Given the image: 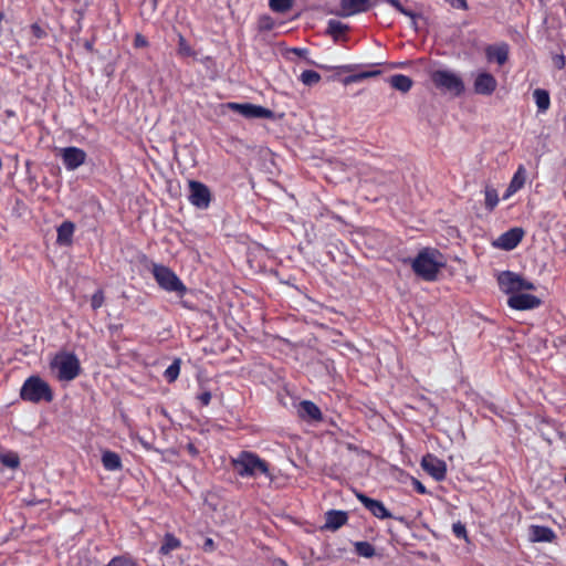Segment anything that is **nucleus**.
Returning a JSON list of instances; mask_svg holds the SVG:
<instances>
[{
  "label": "nucleus",
  "mask_w": 566,
  "mask_h": 566,
  "mask_svg": "<svg viewBox=\"0 0 566 566\" xmlns=\"http://www.w3.org/2000/svg\"><path fill=\"white\" fill-rule=\"evenodd\" d=\"M231 465L241 478H254L259 473L271 476L269 463L252 451H240L237 458L231 459Z\"/></svg>",
  "instance_id": "nucleus-1"
},
{
  "label": "nucleus",
  "mask_w": 566,
  "mask_h": 566,
  "mask_svg": "<svg viewBox=\"0 0 566 566\" xmlns=\"http://www.w3.org/2000/svg\"><path fill=\"white\" fill-rule=\"evenodd\" d=\"M441 254L434 249H423L413 259L411 266L413 272L426 281H433L439 270L444 265L440 260Z\"/></svg>",
  "instance_id": "nucleus-2"
},
{
  "label": "nucleus",
  "mask_w": 566,
  "mask_h": 566,
  "mask_svg": "<svg viewBox=\"0 0 566 566\" xmlns=\"http://www.w3.org/2000/svg\"><path fill=\"white\" fill-rule=\"evenodd\" d=\"M50 367L56 370L60 381H72L81 374V363L74 353L61 352L54 356Z\"/></svg>",
  "instance_id": "nucleus-3"
},
{
  "label": "nucleus",
  "mask_w": 566,
  "mask_h": 566,
  "mask_svg": "<svg viewBox=\"0 0 566 566\" xmlns=\"http://www.w3.org/2000/svg\"><path fill=\"white\" fill-rule=\"evenodd\" d=\"M20 397L24 401L38 403L40 401L51 402L53 400V391L50 385L40 376H30L23 382Z\"/></svg>",
  "instance_id": "nucleus-4"
},
{
  "label": "nucleus",
  "mask_w": 566,
  "mask_h": 566,
  "mask_svg": "<svg viewBox=\"0 0 566 566\" xmlns=\"http://www.w3.org/2000/svg\"><path fill=\"white\" fill-rule=\"evenodd\" d=\"M151 273L159 287L166 292H175L180 297L187 293V286L170 268L153 263Z\"/></svg>",
  "instance_id": "nucleus-5"
},
{
  "label": "nucleus",
  "mask_w": 566,
  "mask_h": 566,
  "mask_svg": "<svg viewBox=\"0 0 566 566\" xmlns=\"http://www.w3.org/2000/svg\"><path fill=\"white\" fill-rule=\"evenodd\" d=\"M431 80L437 88L459 96L464 92V83L455 73L448 70H437L431 74Z\"/></svg>",
  "instance_id": "nucleus-6"
},
{
  "label": "nucleus",
  "mask_w": 566,
  "mask_h": 566,
  "mask_svg": "<svg viewBox=\"0 0 566 566\" xmlns=\"http://www.w3.org/2000/svg\"><path fill=\"white\" fill-rule=\"evenodd\" d=\"M227 107L239 113L245 118H274V112L261 105L230 102L227 104Z\"/></svg>",
  "instance_id": "nucleus-7"
},
{
  "label": "nucleus",
  "mask_w": 566,
  "mask_h": 566,
  "mask_svg": "<svg viewBox=\"0 0 566 566\" xmlns=\"http://www.w3.org/2000/svg\"><path fill=\"white\" fill-rule=\"evenodd\" d=\"M188 186L190 203L196 208L207 209L211 202V192L208 186L197 180H190Z\"/></svg>",
  "instance_id": "nucleus-8"
},
{
  "label": "nucleus",
  "mask_w": 566,
  "mask_h": 566,
  "mask_svg": "<svg viewBox=\"0 0 566 566\" xmlns=\"http://www.w3.org/2000/svg\"><path fill=\"white\" fill-rule=\"evenodd\" d=\"M86 153L78 147L70 146L61 150V158L66 170L73 171L86 161Z\"/></svg>",
  "instance_id": "nucleus-9"
},
{
  "label": "nucleus",
  "mask_w": 566,
  "mask_h": 566,
  "mask_svg": "<svg viewBox=\"0 0 566 566\" xmlns=\"http://www.w3.org/2000/svg\"><path fill=\"white\" fill-rule=\"evenodd\" d=\"M422 469L436 481H443L447 475V464L443 460L432 454H427L421 460Z\"/></svg>",
  "instance_id": "nucleus-10"
},
{
  "label": "nucleus",
  "mask_w": 566,
  "mask_h": 566,
  "mask_svg": "<svg viewBox=\"0 0 566 566\" xmlns=\"http://www.w3.org/2000/svg\"><path fill=\"white\" fill-rule=\"evenodd\" d=\"M542 304L539 297L526 294V293H517L513 294L507 298V305L517 311H526L537 308Z\"/></svg>",
  "instance_id": "nucleus-11"
},
{
  "label": "nucleus",
  "mask_w": 566,
  "mask_h": 566,
  "mask_svg": "<svg viewBox=\"0 0 566 566\" xmlns=\"http://www.w3.org/2000/svg\"><path fill=\"white\" fill-rule=\"evenodd\" d=\"M524 237V230L522 228H512L506 232L502 233L495 241L494 247L511 251L515 249Z\"/></svg>",
  "instance_id": "nucleus-12"
},
{
  "label": "nucleus",
  "mask_w": 566,
  "mask_h": 566,
  "mask_svg": "<svg viewBox=\"0 0 566 566\" xmlns=\"http://www.w3.org/2000/svg\"><path fill=\"white\" fill-rule=\"evenodd\" d=\"M356 499L361 502L375 517L385 520L392 517L391 513L386 509L381 501L371 499L364 493L356 492Z\"/></svg>",
  "instance_id": "nucleus-13"
},
{
  "label": "nucleus",
  "mask_w": 566,
  "mask_h": 566,
  "mask_svg": "<svg viewBox=\"0 0 566 566\" xmlns=\"http://www.w3.org/2000/svg\"><path fill=\"white\" fill-rule=\"evenodd\" d=\"M521 276L517 273H514L512 271H503L497 276V283L500 286V290L505 294H517L518 293V285L521 284Z\"/></svg>",
  "instance_id": "nucleus-14"
},
{
  "label": "nucleus",
  "mask_w": 566,
  "mask_h": 566,
  "mask_svg": "<svg viewBox=\"0 0 566 566\" xmlns=\"http://www.w3.org/2000/svg\"><path fill=\"white\" fill-rule=\"evenodd\" d=\"M497 86L496 78L488 72L479 73L474 80V92L480 95H491Z\"/></svg>",
  "instance_id": "nucleus-15"
},
{
  "label": "nucleus",
  "mask_w": 566,
  "mask_h": 566,
  "mask_svg": "<svg viewBox=\"0 0 566 566\" xmlns=\"http://www.w3.org/2000/svg\"><path fill=\"white\" fill-rule=\"evenodd\" d=\"M350 28L339 20L331 19L327 23L326 32L336 43L346 42L348 40Z\"/></svg>",
  "instance_id": "nucleus-16"
},
{
  "label": "nucleus",
  "mask_w": 566,
  "mask_h": 566,
  "mask_svg": "<svg viewBox=\"0 0 566 566\" xmlns=\"http://www.w3.org/2000/svg\"><path fill=\"white\" fill-rule=\"evenodd\" d=\"M525 181H526V169L523 165H520L506 188L503 199L504 200L509 199L512 195H514L520 189H522L525 185Z\"/></svg>",
  "instance_id": "nucleus-17"
},
{
  "label": "nucleus",
  "mask_w": 566,
  "mask_h": 566,
  "mask_svg": "<svg viewBox=\"0 0 566 566\" xmlns=\"http://www.w3.org/2000/svg\"><path fill=\"white\" fill-rule=\"evenodd\" d=\"M555 532L548 526L532 525L530 527V538L532 542L551 543L555 539Z\"/></svg>",
  "instance_id": "nucleus-18"
},
{
  "label": "nucleus",
  "mask_w": 566,
  "mask_h": 566,
  "mask_svg": "<svg viewBox=\"0 0 566 566\" xmlns=\"http://www.w3.org/2000/svg\"><path fill=\"white\" fill-rule=\"evenodd\" d=\"M328 70L333 71L331 80L348 85L354 83V69L352 65L332 66Z\"/></svg>",
  "instance_id": "nucleus-19"
},
{
  "label": "nucleus",
  "mask_w": 566,
  "mask_h": 566,
  "mask_svg": "<svg viewBox=\"0 0 566 566\" xmlns=\"http://www.w3.org/2000/svg\"><path fill=\"white\" fill-rule=\"evenodd\" d=\"M298 415L304 420H322L321 409L313 401L310 400H303L300 402Z\"/></svg>",
  "instance_id": "nucleus-20"
},
{
  "label": "nucleus",
  "mask_w": 566,
  "mask_h": 566,
  "mask_svg": "<svg viewBox=\"0 0 566 566\" xmlns=\"http://www.w3.org/2000/svg\"><path fill=\"white\" fill-rule=\"evenodd\" d=\"M485 53L489 61H496L499 65H503L509 59V45L506 43L489 45Z\"/></svg>",
  "instance_id": "nucleus-21"
},
{
  "label": "nucleus",
  "mask_w": 566,
  "mask_h": 566,
  "mask_svg": "<svg viewBox=\"0 0 566 566\" xmlns=\"http://www.w3.org/2000/svg\"><path fill=\"white\" fill-rule=\"evenodd\" d=\"M347 514L343 511H328L324 527L327 530L336 531L347 522Z\"/></svg>",
  "instance_id": "nucleus-22"
},
{
  "label": "nucleus",
  "mask_w": 566,
  "mask_h": 566,
  "mask_svg": "<svg viewBox=\"0 0 566 566\" xmlns=\"http://www.w3.org/2000/svg\"><path fill=\"white\" fill-rule=\"evenodd\" d=\"M101 461L106 471H119L123 469L122 459L114 451L104 450Z\"/></svg>",
  "instance_id": "nucleus-23"
},
{
  "label": "nucleus",
  "mask_w": 566,
  "mask_h": 566,
  "mask_svg": "<svg viewBox=\"0 0 566 566\" xmlns=\"http://www.w3.org/2000/svg\"><path fill=\"white\" fill-rule=\"evenodd\" d=\"M387 82L391 85V87H394L395 90L401 92V93H407L410 91V88L412 87V80L407 76V75H403V74H395L392 76H390Z\"/></svg>",
  "instance_id": "nucleus-24"
},
{
  "label": "nucleus",
  "mask_w": 566,
  "mask_h": 566,
  "mask_svg": "<svg viewBox=\"0 0 566 566\" xmlns=\"http://www.w3.org/2000/svg\"><path fill=\"white\" fill-rule=\"evenodd\" d=\"M75 226L71 221H64L57 228V238L56 241L60 244H71L72 237L74 234Z\"/></svg>",
  "instance_id": "nucleus-25"
},
{
  "label": "nucleus",
  "mask_w": 566,
  "mask_h": 566,
  "mask_svg": "<svg viewBox=\"0 0 566 566\" xmlns=\"http://www.w3.org/2000/svg\"><path fill=\"white\" fill-rule=\"evenodd\" d=\"M180 547L181 541L177 538L172 533H166L163 539V544L159 548V554L166 556Z\"/></svg>",
  "instance_id": "nucleus-26"
},
{
  "label": "nucleus",
  "mask_w": 566,
  "mask_h": 566,
  "mask_svg": "<svg viewBox=\"0 0 566 566\" xmlns=\"http://www.w3.org/2000/svg\"><path fill=\"white\" fill-rule=\"evenodd\" d=\"M533 97L539 112H546L549 108L551 98L546 90L536 88L533 92Z\"/></svg>",
  "instance_id": "nucleus-27"
},
{
  "label": "nucleus",
  "mask_w": 566,
  "mask_h": 566,
  "mask_svg": "<svg viewBox=\"0 0 566 566\" xmlns=\"http://www.w3.org/2000/svg\"><path fill=\"white\" fill-rule=\"evenodd\" d=\"M177 54L181 57L196 56V51L180 32L178 33Z\"/></svg>",
  "instance_id": "nucleus-28"
},
{
  "label": "nucleus",
  "mask_w": 566,
  "mask_h": 566,
  "mask_svg": "<svg viewBox=\"0 0 566 566\" xmlns=\"http://www.w3.org/2000/svg\"><path fill=\"white\" fill-rule=\"evenodd\" d=\"M378 66H379V63L371 64L370 65L371 70L366 71L363 69L361 65L356 64V83L360 82L363 80H366L368 77H374V76L380 75L381 71L378 69Z\"/></svg>",
  "instance_id": "nucleus-29"
},
{
  "label": "nucleus",
  "mask_w": 566,
  "mask_h": 566,
  "mask_svg": "<svg viewBox=\"0 0 566 566\" xmlns=\"http://www.w3.org/2000/svg\"><path fill=\"white\" fill-rule=\"evenodd\" d=\"M356 555L365 558H371L376 556V548L369 542H356Z\"/></svg>",
  "instance_id": "nucleus-30"
},
{
  "label": "nucleus",
  "mask_w": 566,
  "mask_h": 566,
  "mask_svg": "<svg viewBox=\"0 0 566 566\" xmlns=\"http://www.w3.org/2000/svg\"><path fill=\"white\" fill-rule=\"evenodd\" d=\"M484 195H485V208L489 211H493L494 208L499 203V195H497L496 189H494L493 187L486 186L485 190H484Z\"/></svg>",
  "instance_id": "nucleus-31"
},
{
  "label": "nucleus",
  "mask_w": 566,
  "mask_h": 566,
  "mask_svg": "<svg viewBox=\"0 0 566 566\" xmlns=\"http://www.w3.org/2000/svg\"><path fill=\"white\" fill-rule=\"evenodd\" d=\"M294 0H269V7L277 13H285L292 9Z\"/></svg>",
  "instance_id": "nucleus-32"
},
{
  "label": "nucleus",
  "mask_w": 566,
  "mask_h": 566,
  "mask_svg": "<svg viewBox=\"0 0 566 566\" xmlns=\"http://www.w3.org/2000/svg\"><path fill=\"white\" fill-rule=\"evenodd\" d=\"M180 374V360L175 359L172 364H170L164 373V377L167 382L171 384L177 380Z\"/></svg>",
  "instance_id": "nucleus-33"
},
{
  "label": "nucleus",
  "mask_w": 566,
  "mask_h": 566,
  "mask_svg": "<svg viewBox=\"0 0 566 566\" xmlns=\"http://www.w3.org/2000/svg\"><path fill=\"white\" fill-rule=\"evenodd\" d=\"M105 566H137L136 560L128 554L113 557Z\"/></svg>",
  "instance_id": "nucleus-34"
},
{
  "label": "nucleus",
  "mask_w": 566,
  "mask_h": 566,
  "mask_svg": "<svg viewBox=\"0 0 566 566\" xmlns=\"http://www.w3.org/2000/svg\"><path fill=\"white\" fill-rule=\"evenodd\" d=\"M300 81L307 86H313L321 81V75L316 71L305 70L300 75Z\"/></svg>",
  "instance_id": "nucleus-35"
},
{
  "label": "nucleus",
  "mask_w": 566,
  "mask_h": 566,
  "mask_svg": "<svg viewBox=\"0 0 566 566\" xmlns=\"http://www.w3.org/2000/svg\"><path fill=\"white\" fill-rule=\"evenodd\" d=\"M356 460L359 461L361 471H367L371 465V455H370V453H368L364 450L358 451L356 449Z\"/></svg>",
  "instance_id": "nucleus-36"
},
{
  "label": "nucleus",
  "mask_w": 566,
  "mask_h": 566,
  "mask_svg": "<svg viewBox=\"0 0 566 566\" xmlns=\"http://www.w3.org/2000/svg\"><path fill=\"white\" fill-rule=\"evenodd\" d=\"M381 3V0H356V13L367 12Z\"/></svg>",
  "instance_id": "nucleus-37"
},
{
  "label": "nucleus",
  "mask_w": 566,
  "mask_h": 566,
  "mask_svg": "<svg viewBox=\"0 0 566 566\" xmlns=\"http://www.w3.org/2000/svg\"><path fill=\"white\" fill-rule=\"evenodd\" d=\"M0 461L8 468L15 469L19 467V457L14 453L3 454L0 457Z\"/></svg>",
  "instance_id": "nucleus-38"
},
{
  "label": "nucleus",
  "mask_w": 566,
  "mask_h": 566,
  "mask_svg": "<svg viewBox=\"0 0 566 566\" xmlns=\"http://www.w3.org/2000/svg\"><path fill=\"white\" fill-rule=\"evenodd\" d=\"M105 302V295L103 290H97L91 297V306L94 311L103 306Z\"/></svg>",
  "instance_id": "nucleus-39"
},
{
  "label": "nucleus",
  "mask_w": 566,
  "mask_h": 566,
  "mask_svg": "<svg viewBox=\"0 0 566 566\" xmlns=\"http://www.w3.org/2000/svg\"><path fill=\"white\" fill-rule=\"evenodd\" d=\"M452 531L458 538H467V528L461 522L454 523L452 525Z\"/></svg>",
  "instance_id": "nucleus-40"
},
{
  "label": "nucleus",
  "mask_w": 566,
  "mask_h": 566,
  "mask_svg": "<svg viewBox=\"0 0 566 566\" xmlns=\"http://www.w3.org/2000/svg\"><path fill=\"white\" fill-rule=\"evenodd\" d=\"M201 548L205 553H213L217 548V545L211 537H206Z\"/></svg>",
  "instance_id": "nucleus-41"
},
{
  "label": "nucleus",
  "mask_w": 566,
  "mask_h": 566,
  "mask_svg": "<svg viewBox=\"0 0 566 566\" xmlns=\"http://www.w3.org/2000/svg\"><path fill=\"white\" fill-rule=\"evenodd\" d=\"M450 7L460 10H468V1L467 0H444Z\"/></svg>",
  "instance_id": "nucleus-42"
},
{
  "label": "nucleus",
  "mask_w": 566,
  "mask_h": 566,
  "mask_svg": "<svg viewBox=\"0 0 566 566\" xmlns=\"http://www.w3.org/2000/svg\"><path fill=\"white\" fill-rule=\"evenodd\" d=\"M211 398H212V396H211V392L209 390H205V391H202L201 394H199L197 396L198 401L203 407H206V406H208L210 403Z\"/></svg>",
  "instance_id": "nucleus-43"
},
{
  "label": "nucleus",
  "mask_w": 566,
  "mask_h": 566,
  "mask_svg": "<svg viewBox=\"0 0 566 566\" xmlns=\"http://www.w3.org/2000/svg\"><path fill=\"white\" fill-rule=\"evenodd\" d=\"M536 289L533 282L525 280L521 276V284L518 285V293L522 291H534Z\"/></svg>",
  "instance_id": "nucleus-44"
},
{
  "label": "nucleus",
  "mask_w": 566,
  "mask_h": 566,
  "mask_svg": "<svg viewBox=\"0 0 566 566\" xmlns=\"http://www.w3.org/2000/svg\"><path fill=\"white\" fill-rule=\"evenodd\" d=\"M31 33L36 39H42L46 35L45 31L38 23L31 25Z\"/></svg>",
  "instance_id": "nucleus-45"
},
{
  "label": "nucleus",
  "mask_w": 566,
  "mask_h": 566,
  "mask_svg": "<svg viewBox=\"0 0 566 566\" xmlns=\"http://www.w3.org/2000/svg\"><path fill=\"white\" fill-rule=\"evenodd\" d=\"M553 64L557 70H563L565 67L566 61L563 54H556L553 56Z\"/></svg>",
  "instance_id": "nucleus-46"
},
{
  "label": "nucleus",
  "mask_w": 566,
  "mask_h": 566,
  "mask_svg": "<svg viewBox=\"0 0 566 566\" xmlns=\"http://www.w3.org/2000/svg\"><path fill=\"white\" fill-rule=\"evenodd\" d=\"M342 4L347 15L354 14V0H342Z\"/></svg>",
  "instance_id": "nucleus-47"
},
{
  "label": "nucleus",
  "mask_w": 566,
  "mask_h": 566,
  "mask_svg": "<svg viewBox=\"0 0 566 566\" xmlns=\"http://www.w3.org/2000/svg\"><path fill=\"white\" fill-rule=\"evenodd\" d=\"M134 43H135V46H137V48L146 46L148 44L147 40L142 34H137L135 36Z\"/></svg>",
  "instance_id": "nucleus-48"
},
{
  "label": "nucleus",
  "mask_w": 566,
  "mask_h": 566,
  "mask_svg": "<svg viewBox=\"0 0 566 566\" xmlns=\"http://www.w3.org/2000/svg\"><path fill=\"white\" fill-rule=\"evenodd\" d=\"M413 486H415L416 491L420 494H424L427 492L424 485L416 479H413Z\"/></svg>",
  "instance_id": "nucleus-49"
},
{
  "label": "nucleus",
  "mask_w": 566,
  "mask_h": 566,
  "mask_svg": "<svg viewBox=\"0 0 566 566\" xmlns=\"http://www.w3.org/2000/svg\"><path fill=\"white\" fill-rule=\"evenodd\" d=\"M187 451L192 455V457H197L199 454V451L197 449V447L193 444V443H188L187 444Z\"/></svg>",
  "instance_id": "nucleus-50"
},
{
  "label": "nucleus",
  "mask_w": 566,
  "mask_h": 566,
  "mask_svg": "<svg viewBox=\"0 0 566 566\" xmlns=\"http://www.w3.org/2000/svg\"><path fill=\"white\" fill-rule=\"evenodd\" d=\"M277 563H279L281 566H289V565L286 564V562H285L284 559H281V558H280V559H277Z\"/></svg>",
  "instance_id": "nucleus-51"
},
{
  "label": "nucleus",
  "mask_w": 566,
  "mask_h": 566,
  "mask_svg": "<svg viewBox=\"0 0 566 566\" xmlns=\"http://www.w3.org/2000/svg\"><path fill=\"white\" fill-rule=\"evenodd\" d=\"M564 482L566 483V475L564 476Z\"/></svg>",
  "instance_id": "nucleus-52"
}]
</instances>
